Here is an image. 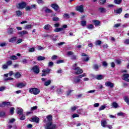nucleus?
Listing matches in <instances>:
<instances>
[{
    "label": "nucleus",
    "instance_id": "1",
    "mask_svg": "<svg viewBox=\"0 0 129 129\" xmlns=\"http://www.w3.org/2000/svg\"><path fill=\"white\" fill-rule=\"evenodd\" d=\"M44 122H46V125L44 126L45 129H54L56 125L52 123V115H48L44 120Z\"/></svg>",
    "mask_w": 129,
    "mask_h": 129
},
{
    "label": "nucleus",
    "instance_id": "2",
    "mask_svg": "<svg viewBox=\"0 0 129 129\" xmlns=\"http://www.w3.org/2000/svg\"><path fill=\"white\" fill-rule=\"evenodd\" d=\"M72 69L75 71V74H76V75H79V74L83 73V70L81 69L80 67H77V63H75V64L73 66Z\"/></svg>",
    "mask_w": 129,
    "mask_h": 129
},
{
    "label": "nucleus",
    "instance_id": "3",
    "mask_svg": "<svg viewBox=\"0 0 129 129\" xmlns=\"http://www.w3.org/2000/svg\"><path fill=\"white\" fill-rule=\"evenodd\" d=\"M40 89L37 88H32L29 89L30 93H32V94H34V95H38L40 93Z\"/></svg>",
    "mask_w": 129,
    "mask_h": 129
},
{
    "label": "nucleus",
    "instance_id": "4",
    "mask_svg": "<svg viewBox=\"0 0 129 129\" xmlns=\"http://www.w3.org/2000/svg\"><path fill=\"white\" fill-rule=\"evenodd\" d=\"M31 70L35 74H38L40 73V68H39V67H38V66H34L32 68Z\"/></svg>",
    "mask_w": 129,
    "mask_h": 129
},
{
    "label": "nucleus",
    "instance_id": "5",
    "mask_svg": "<svg viewBox=\"0 0 129 129\" xmlns=\"http://www.w3.org/2000/svg\"><path fill=\"white\" fill-rule=\"evenodd\" d=\"M50 7L52 8L55 12H60V7L57 4H52L51 5Z\"/></svg>",
    "mask_w": 129,
    "mask_h": 129
},
{
    "label": "nucleus",
    "instance_id": "6",
    "mask_svg": "<svg viewBox=\"0 0 129 129\" xmlns=\"http://www.w3.org/2000/svg\"><path fill=\"white\" fill-rule=\"evenodd\" d=\"M82 56H83L82 60H83L85 62H88V61H89V59H90V57L88 56V55L84 53H82Z\"/></svg>",
    "mask_w": 129,
    "mask_h": 129
},
{
    "label": "nucleus",
    "instance_id": "7",
    "mask_svg": "<svg viewBox=\"0 0 129 129\" xmlns=\"http://www.w3.org/2000/svg\"><path fill=\"white\" fill-rule=\"evenodd\" d=\"M26 6H27V4H26L25 2H23L19 4L17 6V9H25V8H26Z\"/></svg>",
    "mask_w": 129,
    "mask_h": 129
},
{
    "label": "nucleus",
    "instance_id": "8",
    "mask_svg": "<svg viewBox=\"0 0 129 129\" xmlns=\"http://www.w3.org/2000/svg\"><path fill=\"white\" fill-rule=\"evenodd\" d=\"M12 106L11 102H3L0 104V107H5V106Z\"/></svg>",
    "mask_w": 129,
    "mask_h": 129
},
{
    "label": "nucleus",
    "instance_id": "9",
    "mask_svg": "<svg viewBox=\"0 0 129 129\" xmlns=\"http://www.w3.org/2000/svg\"><path fill=\"white\" fill-rule=\"evenodd\" d=\"M105 85L106 87H110V88H113L114 87V84L109 81L106 82Z\"/></svg>",
    "mask_w": 129,
    "mask_h": 129
},
{
    "label": "nucleus",
    "instance_id": "10",
    "mask_svg": "<svg viewBox=\"0 0 129 129\" xmlns=\"http://www.w3.org/2000/svg\"><path fill=\"white\" fill-rule=\"evenodd\" d=\"M16 113L17 114L22 115L24 114V109H23L22 108L18 107L16 109Z\"/></svg>",
    "mask_w": 129,
    "mask_h": 129
},
{
    "label": "nucleus",
    "instance_id": "11",
    "mask_svg": "<svg viewBox=\"0 0 129 129\" xmlns=\"http://www.w3.org/2000/svg\"><path fill=\"white\" fill-rule=\"evenodd\" d=\"M122 80H124V81H126L127 82H129V74H125L122 76Z\"/></svg>",
    "mask_w": 129,
    "mask_h": 129
},
{
    "label": "nucleus",
    "instance_id": "12",
    "mask_svg": "<svg viewBox=\"0 0 129 129\" xmlns=\"http://www.w3.org/2000/svg\"><path fill=\"white\" fill-rule=\"evenodd\" d=\"M27 85V84L26 83H19L17 84L16 87L18 88H23V87H25Z\"/></svg>",
    "mask_w": 129,
    "mask_h": 129
},
{
    "label": "nucleus",
    "instance_id": "13",
    "mask_svg": "<svg viewBox=\"0 0 129 129\" xmlns=\"http://www.w3.org/2000/svg\"><path fill=\"white\" fill-rule=\"evenodd\" d=\"M101 124L103 127H106L107 126V122L105 119H102L101 121Z\"/></svg>",
    "mask_w": 129,
    "mask_h": 129
},
{
    "label": "nucleus",
    "instance_id": "14",
    "mask_svg": "<svg viewBox=\"0 0 129 129\" xmlns=\"http://www.w3.org/2000/svg\"><path fill=\"white\" fill-rule=\"evenodd\" d=\"M18 34L20 36V37H23V36L24 35H28L29 32L24 30L23 31L18 32Z\"/></svg>",
    "mask_w": 129,
    "mask_h": 129
},
{
    "label": "nucleus",
    "instance_id": "15",
    "mask_svg": "<svg viewBox=\"0 0 129 129\" xmlns=\"http://www.w3.org/2000/svg\"><path fill=\"white\" fill-rule=\"evenodd\" d=\"M76 11H78V12H80V13H83V12L84 11L83 5H81L80 6L77 7Z\"/></svg>",
    "mask_w": 129,
    "mask_h": 129
},
{
    "label": "nucleus",
    "instance_id": "16",
    "mask_svg": "<svg viewBox=\"0 0 129 129\" xmlns=\"http://www.w3.org/2000/svg\"><path fill=\"white\" fill-rule=\"evenodd\" d=\"M33 122H36V123H39V121H40V119H39V117L35 116L32 118V120Z\"/></svg>",
    "mask_w": 129,
    "mask_h": 129
},
{
    "label": "nucleus",
    "instance_id": "17",
    "mask_svg": "<svg viewBox=\"0 0 129 129\" xmlns=\"http://www.w3.org/2000/svg\"><path fill=\"white\" fill-rule=\"evenodd\" d=\"M17 41V37H13L9 39V42L10 43H15Z\"/></svg>",
    "mask_w": 129,
    "mask_h": 129
},
{
    "label": "nucleus",
    "instance_id": "18",
    "mask_svg": "<svg viewBox=\"0 0 129 129\" xmlns=\"http://www.w3.org/2000/svg\"><path fill=\"white\" fill-rule=\"evenodd\" d=\"M122 12V9L121 8L118 9L117 10H114V12L115 14H121Z\"/></svg>",
    "mask_w": 129,
    "mask_h": 129
},
{
    "label": "nucleus",
    "instance_id": "19",
    "mask_svg": "<svg viewBox=\"0 0 129 129\" xmlns=\"http://www.w3.org/2000/svg\"><path fill=\"white\" fill-rule=\"evenodd\" d=\"M104 77L102 75H98L96 76V79H97V80H101L103 79Z\"/></svg>",
    "mask_w": 129,
    "mask_h": 129
},
{
    "label": "nucleus",
    "instance_id": "20",
    "mask_svg": "<svg viewBox=\"0 0 129 129\" xmlns=\"http://www.w3.org/2000/svg\"><path fill=\"white\" fill-rule=\"evenodd\" d=\"M112 106L113 108H117V107H118V104L116 102H113L112 103Z\"/></svg>",
    "mask_w": 129,
    "mask_h": 129
},
{
    "label": "nucleus",
    "instance_id": "21",
    "mask_svg": "<svg viewBox=\"0 0 129 129\" xmlns=\"http://www.w3.org/2000/svg\"><path fill=\"white\" fill-rule=\"evenodd\" d=\"M50 72H51V69H44L42 70L43 73H45L46 74L50 73Z\"/></svg>",
    "mask_w": 129,
    "mask_h": 129
},
{
    "label": "nucleus",
    "instance_id": "22",
    "mask_svg": "<svg viewBox=\"0 0 129 129\" xmlns=\"http://www.w3.org/2000/svg\"><path fill=\"white\" fill-rule=\"evenodd\" d=\"M99 11L101 13H106V9L104 8H102V7L99 8Z\"/></svg>",
    "mask_w": 129,
    "mask_h": 129
},
{
    "label": "nucleus",
    "instance_id": "23",
    "mask_svg": "<svg viewBox=\"0 0 129 129\" xmlns=\"http://www.w3.org/2000/svg\"><path fill=\"white\" fill-rule=\"evenodd\" d=\"M81 80L78 78V77H77V78L74 79V83L75 84H76V83H79V82H80Z\"/></svg>",
    "mask_w": 129,
    "mask_h": 129
},
{
    "label": "nucleus",
    "instance_id": "24",
    "mask_svg": "<svg viewBox=\"0 0 129 129\" xmlns=\"http://www.w3.org/2000/svg\"><path fill=\"white\" fill-rule=\"evenodd\" d=\"M7 33L9 34V35H12L14 33V29L13 28H9L7 31Z\"/></svg>",
    "mask_w": 129,
    "mask_h": 129
},
{
    "label": "nucleus",
    "instance_id": "25",
    "mask_svg": "<svg viewBox=\"0 0 129 129\" xmlns=\"http://www.w3.org/2000/svg\"><path fill=\"white\" fill-rule=\"evenodd\" d=\"M93 23L95 25V26H99V24H100V22L98 20H93Z\"/></svg>",
    "mask_w": 129,
    "mask_h": 129
},
{
    "label": "nucleus",
    "instance_id": "26",
    "mask_svg": "<svg viewBox=\"0 0 129 129\" xmlns=\"http://www.w3.org/2000/svg\"><path fill=\"white\" fill-rule=\"evenodd\" d=\"M45 59H46V57L42 56H39L37 58L38 61H42V60H45Z\"/></svg>",
    "mask_w": 129,
    "mask_h": 129
},
{
    "label": "nucleus",
    "instance_id": "27",
    "mask_svg": "<svg viewBox=\"0 0 129 129\" xmlns=\"http://www.w3.org/2000/svg\"><path fill=\"white\" fill-rule=\"evenodd\" d=\"M50 28H51V25H50L49 24H47V25H45V26L44 27V29L45 30H46L47 31H48V30H50Z\"/></svg>",
    "mask_w": 129,
    "mask_h": 129
},
{
    "label": "nucleus",
    "instance_id": "28",
    "mask_svg": "<svg viewBox=\"0 0 129 129\" xmlns=\"http://www.w3.org/2000/svg\"><path fill=\"white\" fill-rule=\"evenodd\" d=\"M32 28V25L29 24V25H26L25 27H24V29L25 30H29L30 29H31Z\"/></svg>",
    "mask_w": 129,
    "mask_h": 129
},
{
    "label": "nucleus",
    "instance_id": "29",
    "mask_svg": "<svg viewBox=\"0 0 129 129\" xmlns=\"http://www.w3.org/2000/svg\"><path fill=\"white\" fill-rule=\"evenodd\" d=\"M50 84H51V80H49L44 83V85H45V86H48Z\"/></svg>",
    "mask_w": 129,
    "mask_h": 129
},
{
    "label": "nucleus",
    "instance_id": "30",
    "mask_svg": "<svg viewBox=\"0 0 129 129\" xmlns=\"http://www.w3.org/2000/svg\"><path fill=\"white\" fill-rule=\"evenodd\" d=\"M63 30V28H56L55 29H54V32H62Z\"/></svg>",
    "mask_w": 129,
    "mask_h": 129
},
{
    "label": "nucleus",
    "instance_id": "31",
    "mask_svg": "<svg viewBox=\"0 0 129 129\" xmlns=\"http://www.w3.org/2000/svg\"><path fill=\"white\" fill-rule=\"evenodd\" d=\"M117 115H118V116H125V113L122 112H120L117 113Z\"/></svg>",
    "mask_w": 129,
    "mask_h": 129
},
{
    "label": "nucleus",
    "instance_id": "32",
    "mask_svg": "<svg viewBox=\"0 0 129 129\" xmlns=\"http://www.w3.org/2000/svg\"><path fill=\"white\" fill-rule=\"evenodd\" d=\"M124 100L125 102L127 103L128 105H129V99H128V97H127V96L124 97Z\"/></svg>",
    "mask_w": 129,
    "mask_h": 129
},
{
    "label": "nucleus",
    "instance_id": "33",
    "mask_svg": "<svg viewBox=\"0 0 129 129\" xmlns=\"http://www.w3.org/2000/svg\"><path fill=\"white\" fill-rule=\"evenodd\" d=\"M67 55V56H72V55H74V52L73 51H68Z\"/></svg>",
    "mask_w": 129,
    "mask_h": 129
},
{
    "label": "nucleus",
    "instance_id": "34",
    "mask_svg": "<svg viewBox=\"0 0 129 129\" xmlns=\"http://www.w3.org/2000/svg\"><path fill=\"white\" fill-rule=\"evenodd\" d=\"M14 76L15 78H20L21 77V74L20 73H16Z\"/></svg>",
    "mask_w": 129,
    "mask_h": 129
},
{
    "label": "nucleus",
    "instance_id": "35",
    "mask_svg": "<svg viewBox=\"0 0 129 129\" xmlns=\"http://www.w3.org/2000/svg\"><path fill=\"white\" fill-rule=\"evenodd\" d=\"M71 59L72 60H77V59H78V58H77V55H73L71 56Z\"/></svg>",
    "mask_w": 129,
    "mask_h": 129
},
{
    "label": "nucleus",
    "instance_id": "36",
    "mask_svg": "<svg viewBox=\"0 0 129 129\" xmlns=\"http://www.w3.org/2000/svg\"><path fill=\"white\" fill-rule=\"evenodd\" d=\"M99 68V66L98 64H94L93 66V69L96 71L98 70Z\"/></svg>",
    "mask_w": 129,
    "mask_h": 129
},
{
    "label": "nucleus",
    "instance_id": "37",
    "mask_svg": "<svg viewBox=\"0 0 129 129\" xmlns=\"http://www.w3.org/2000/svg\"><path fill=\"white\" fill-rule=\"evenodd\" d=\"M95 45H96V46H99V45H101V41H100V40H97L95 42Z\"/></svg>",
    "mask_w": 129,
    "mask_h": 129
},
{
    "label": "nucleus",
    "instance_id": "38",
    "mask_svg": "<svg viewBox=\"0 0 129 129\" xmlns=\"http://www.w3.org/2000/svg\"><path fill=\"white\" fill-rule=\"evenodd\" d=\"M105 108H106V106H105V105H101L99 107V110H100V111L103 110V109H105Z\"/></svg>",
    "mask_w": 129,
    "mask_h": 129
},
{
    "label": "nucleus",
    "instance_id": "39",
    "mask_svg": "<svg viewBox=\"0 0 129 129\" xmlns=\"http://www.w3.org/2000/svg\"><path fill=\"white\" fill-rule=\"evenodd\" d=\"M16 121V119L15 118H12L9 119V121L8 122V123H13Z\"/></svg>",
    "mask_w": 129,
    "mask_h": 129
},
{
    "label": "nucleus",
    "instance_id": "40",
    "mask_svg": "<svg viewBox=\"0 0 129 129\" xmlns=\"http://www.w3.org/2000/svg\"><path fill=\"white\" fill-rule=\"evenodd\" d=\"M16 13L17 14V15L19 17L20 16H22V15L23 14V13H22V12H21L20 11H17L16 12Z\"/></svg>",
    "mask_w": 129,
    "mask_h": 129
},
{
    "label": "nucleus",
    "instance_id": "41",
    "mask_svg": "<svg viewBox=\"0 0 129 129\" xmlns=\"http://www.w3.org/2000/svg\"><path fill=\"white\" fill-rule=\"evenodd\" d=\"M10 59L11 60H17V59H18V57L16 55H12L10 56Z\"/></svg>",
    "mask_w": 129,
    "mask_h": 129
},
{
    "label": "nucleus",
    "instance_id": "42",
    "mask_svg": "<svg viewBox=\"0 0 129 129\" xmlns=\"http://www.w3.org/2000/svg\"><path fill=\"white\" fill-rule=\"evenodd\" d=\"M10 113H11V114H14V113H15V108L11 107L10 108Z\"/></svg>",
    "mask_w": 129,
    "mask_h": 129
},
{
    "label": "nucleus",
    "instance_id": "43",
    "mask_svg": "<svg viewBox=\"0 0 129 129\" xmlns=\"http://www.w3.org/2000/svg\"><path fill=\"white\" fill-rule=\"evenodd\" d=\"M52 20L54 22H59V18H58L57 17H54L52 18Z\"/></svg>",
    "mask_w": 129,
    "mask_h": 129
},
{
    "label": "nucleus",
    "instance_id": "44",
    "mask_svg": "<svg viewBox=\"0 0 129 129\" xmlns=\"http://www.w3.org/2000/svg\"><path fill=\"white\" fill-rule=\"evenodd\" d=\"M81 26H83V27L86 26V21H81Z\"/></svg>",
    "mask_w": 129,
    "mask_h": 129
},
{
    "label": "nucleus",
    "instance_id": "45",
    "mask_svg": "<svg viewBox=\"0 0 129 129\" xmlns=\"http://www.w3.org/2000/svg\"><path fill=\"white\" fill-rule=\"evenodd\" d=\"M63 18L64 19H69V18H70V16H69V14H64L63 15Z\"/></svg>",
    "mask_w": 129,
    "mask_h": 129
},
{
    "label": "nucleus",
    "instance_id": "46",
    "mask_svg": "<svg viewBox=\"0 0 129 129\" xmlns=\"http://www.w3.org/2000/svg\"><path fill=\"white\" fill-rule=\"evenodd\" d=\"M123 43L125 45H129V39H126L124 40Z\"/></svg>",
    "mask_w": 129,
    "mask_h": 129
},
{
    "label": "nucleus",
    "instance_id": "47",
    "mask_svg": "<svg viewBox=\"0 0 129 129\" xmlns=\"http://www.w3.org/2000/svg\"><path fill=\"white\" fill-rule=\"evenodd\" d=\"M121 1L122 0H114V2L116 5H119V4L121 3Z\"/></svg>",
    "mask_w": 129,
    "mask_h": 129
},
{
    "label": "nucleus",
    "instance_id": "48",
    "mask_svg": "<svg viewBox=\"0 0 129 129\" xmlns=\"http://www.w3.org/2000/svg\"><path fill=\"white\" fill-rule=\"evenodd\" d=\"M77 108H78V106L72 107L71 110H72V111H75V110H76V109H77Z\"/></svg>",
    "mask_w": 129,
    "mask_h": 129
},
{
    "label": "nucleus",
    "instance_id": "49",
    "mask_svg": "<svg viewBox=\"0 0 129 129\" xmlns=\"http://www.w3.org/2000/svg\"><path fill=\"white\" fill-rule=\"evenodd\" d=\"M86 76V73H84L83 75H81L78 76V78H82V77H84Z\"/></svg>",
    "mask_w": 129,
    "mask_h": 129
},
{
    "label": "nucleus",
    "instance_id": "50",
    "mask_svg": "<svg viewBox=\"0 0 129 129\" xmlns=\"http://www.w3.org/2000/svg\"><path fill=\"white\" fill-rule=\"evenodd\" d=\"M12 64H13V61H12L11 60L7 61L6 63V64L8 65V67L12 65Z\"/></svg>",
    "mask_w": 129,
    "mask_h": 129
},
{
    "label": "nucleus",
    "instance_id": "51",
    "mask_svg": "<svg viewBox=\"0 0 129 129\" xmlns=\"http://www.w3.org/2000/svg\"><path fill=\"white\" fill-rule=\"evenodd\" d=\"M94 27V26H93V25H92V24H90L87 26V28L89 29H93Z\"/></svg>",
    "mask_w": 129,
    "mask_h": 129
},
{
    "label": "nucleus",
    "instance_id": "52",
    "mask_svg": "<svg viewBox=\"0 0 129 129\" xmlns=\"http://www.w3.org/2000/svg\"><path fill=\"white\" fill-rule=\"evenodd\" d=\"M103 66H104V67H107V62H106V61H103L102 63Z\"/></svg>",
    "mask_w": 129,
    "mask_h": 129
},
{
    "label": "nucleus",
    "instance_id": "53",
    "mask_svg": "<svg viewBox=\"0 0 129 129\" xmlns=\"http://www.w3.org/2000/svg\"><path fill=\"white\" fill-rule=\"evenodd\" d=\"M73 118H75V117H79V115L75 113L72 115Z\"/></svg>",
    "mask_w": 129,
    "mask_h": 129
},
{
    "label": "nucleus",
    "instance_id": "54",
    "mask_svg": "<svg viewBox=\"0 0 129 129\" xmlns=\"http://www.w3.org/2000/svg\"><path fill=\"white\" fill-rule=\"evenodd\" d=\"M73 91V90H69L67 91V95L68 96H69V95H71V92Z\"/></svg>",
    "mask_w": 129,
    "mask_h": 129
},
{
    "label": "nucleus",
    "instance_id": "55",
    "mask_svg": "<svg viewBox=\"0 0 129 129\" xmlns=\"http://www.w3.org/2000/svg\"><path fill=\"white\" fill-rule=\"evenodd\" d=\"M106 3V0H100V4L101 5H103Z\"/></svg>",
    "mask_w": 129,
    "mask_h": 129
},
{
    "label": "nucleus",
    "instance_id": "56",
    "mask_svg": "<svg viewBox=\"0 0 129 129\" xmlns=\"http://www.w3.org/2000/svg\"><path fill=\"white\" fill-rule=\"evenodd\" d=\"M7 43L6 42H2L0 43V47H5Z\"/></svg>",
    "mask_w": 129,
    "mask_h": 129
},
{
    "label": "nucleus",
    "instance_id": "57",
    "mask_svg": "<svg viewBox=\"0 0 129 129\" xmlns=\"http://www.w3.org/2000/svg\"><path fill=\"white\" fill-rule=\"evenodd\" d=\"M25 9L26 10V11H30V10H32V8L31 7V6H27L25 8Z\"/></svg>",
    "mask_w": 129,
    "mask_h": 129
},
{
    "label": "nucleus",
    "instance_id": "58",
    "mask_svg": "<svg viewBox=\"0 0 129 129\" xmlns=\"http://www.w3.org/2000/svg\"><path fill=\"white\" fill-rule=\"evenodd\" d=\"M115 62L117 64H121V60H119V59H116L115 60Z\"/></svg>",
    "mask_w": 129,
    "mask_h": 129
},
{
    "label": "nucleus",
    "instance_id": "59",
    "mask_svg": "<svg viewBox=\"0 0 129 129\" xmlns=\"http://www.w3.org/2000/svg\"><path fill=\"white\" fill-rule=\"evenodd\" d=\"M29 52H35V48L32 47V48H29Z\"/></svg>",
    "mask_w": 129,
    "mask_h": 129
},
{
    "label": "nucleus",
    "instance_id": "60",
    "mask_svg": "<svg viewBox=\"0 0 129 129\" xmlns=\"http://www.w3.org/2000/svg\"><path fill=\"white\" fill-rule=\"evenodd\" d=\"M8 64H5L3 66L2 68L3 69H8Z\"/></svg>",
    "mask_w": 129,
    "mask_h": 129
},
{
    "label": "nucleus",
    "instance_id": "61",
    "mask_svg": "<svg viewBox=\"0 0 129 129\" xmlns=\"http://www.w3.org/2000/svg\"><path fill=\"white\" fill-rule=\"evenodd\" d=\"M22 42H23V39H19L17 40L16 43L17 44H20V43H22Z\"/></svg>",
    "mask_w": 129,
    "mask_h": 129
},
{
    "label": "nucleus",
    "instance_id": "62",
    "mask_svg": "<svg viewBox=\"0 0 129 129\" xmlns=\"http://www.w3.org/2000/svg\"><path fill=\"white\" fill-rule=\"evenodd\" d=\"M22 63L23 64H26V63H28V60L26 59H24L22 61Z\"/></svg>",
    "mask_w": 129,
    "mask_h": 129
},
{
    "label": "nucleus",
    "instance_id": "63",
    "mask_svg": "<svg viewBox=\"0 0 129 129\" xmlns=\"http://www.w3.org/2000/svg\"><path fill=\"white\" fill-rule=\"evenodd\" d=\"M6 89V87H0V91H4Z\"/></svg>",
    "mask_w": 129,
    "mask_h": 129
},
{
    "label": "nucleus",
    "instance_id": "64",
    "mask_svg": "<svg viewBox=\"0 0 129 129\" xmlns=\"http://www.w3.org/2000/svg\"><path fill=\"white\" fill-rule=\"evenodd\" d=\"M99 106V103H96L94 104V107H98Z\"/></svg>",
    "mask_w": 129,
    "mask_h": 129
}]
</instances>
